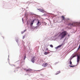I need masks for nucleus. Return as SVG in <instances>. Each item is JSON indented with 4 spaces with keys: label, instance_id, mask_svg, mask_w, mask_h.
Segmentation results:
<instances>
[{
    "label": "nucleus",
    "instance_id": "f257e3e1",
    "mask_svg": "<svg viewBox=\"0 0 80 80\" xmlns=\"http://www.w3.org/2000/svg\"><path fill=\"white\" fill-rule=\"evenodd\" d=\"M77 62L78 63L80 61V54H79V53H78V51L75 52L72 55V56H71V59H72L73 58H74V57H77Z\"/></svg>",
    "mask_w": 80,
    "mask_h": 80
},
{
    "label": "nucleus",
    "instance_id": "f03ea898",
    "mask_svg": "<svg viewBox=\"0 0 80 80\" xmlns=\"http://www.w3.org/2000/svg\"><path fill=\"white\" fill-rule=\"evenodd\" d=\"M67 35V32L66 31H64L60 33V36H61V38H63L65 37V36Z\"/></svg>",
    "mask_w": 80,
    "mask_h": 80
},
{
    "label": "nucleus",
    "instance_id": "7ed1b4c3",
    "mask_svg": "<svg viewBox=\"0 0 80 80\" xmlns=\"http://www.w3.org/2000/svg\"><path fill=\"white\" fill-rule=\"evenodd\" d=\"M76 25H77V24L75 23H73L71 24V23H69L68 24V27H69L70 28H71L72 27H75L76 26Z\"/></svg>",
    "mask_w": 80,
    "mask_h": 80
},
{
    "label": "nucleus",
    "instance_id": "20e7f679",
    "mask_svg": "<svg viewBox=\"0 0 80 80\" xmlns=\"http://www.w3.org/2000/svg\"><path fill=\"white\" fill-rule=\"evenodd\" d=\"M37 10H39L40 12H42V13H44V12H45V10L44 9H37Z\"/></svg>",
    "mask_w": 80,
    "mask_h": 80
},
{
    "label": "nucleus",
    "instance_id": "39448f33",
    "mask_svg": "<svg viewBox=\"0 0 80 80\" xmlns=\"http://www.w3.org/2000/svg\"><path fill=\"white\" fill-rule=\"evenodd\" d=\"M35 57H33L31 59V61L33 63H34L35 62Z\"/></svg>",
    "mask_w": 80,
    "mask_h": 80
},
{
    "label": "nucleus",
    "instance_id": "423d86ee",
    "mask_svg": "<svg viewBox=\"0 0 80 80\" xmlns=\"http://www.w3.org/2000/svg\"><path fill=\"white\" fill-rule=\"evenodd\" d=\"M47 65H48V64L47 63H45L42 64V66L44 67H46L47 66Z\"/></svg>",
    "mask_w": 80,
    "mask_h": 80
},
{
    "label": "nucleus",
    "instance_id": "0eeeda50",
    "mask_svg": "<svg viewBox=\"0 0 80 80\" xmlns=\"http://www.w3.org/2000/svg\"><path fill=\"white\" fill-rule=\"evenodd\" d=\"M62 45H63V44H62L61 45H60L57 47H56V49H57L58 48H61L62 47Z\"/></svg>",
    "mask_w": 80,
    "mask_h": 80
},
{
    "label": "nucleus",
    "instance_id": "6e6552de",
    "mask_svg": "<svg viewBox=\"0 0 80 80\" xmlns=\"http://www.w3.org/2000/svg\"><path fill=\"white\" fill-rule=\"evenodd\" d=\"M34 20H33L32 22H31L30 26H31V27L32 26V25H33V23H34Z\"/></svg>",
    "mask_w": 80,
    "mask_h": 80
},
{
    "label": "nucleus",
    "instance_id": "1a4fd4ad",
    "mask_svg": "<svg viewBox=\"0 0 80 80\" xmlns=\"http://www.w3.org/2000/svg\"><path fill=\"white\" fill-rule=\"evenodd\" d=\"M72 59V57H71V59H69V61H70V65H72V61H71V60Z\"/></svg>",
    "mask_w": 80,
    "mask_h": 80
},
{
    "label": "nucleus",
    "instance_id": "9d476101",
    "mask_svg": "<svg viewBox=\"0 0 80 80\" xmlns=\"http://www.w3.org/2000/svg\"><path fill=\"white\" fill-rule=\"evenodd\" d=\"M31 70H31L30 69L26 70V71L27 72H30V71H31Z\"/></svg>",
    "mask_w": 80,
    "mask_h": 80
},
{
    "label": "nucleus",
    "instance_id": "9b49d317",
    "mask_svg": "<svg viewBox=\"0 0 80 80\" xmlns=\"http://www.w3.org/2000/svg\"><path fill=\"white\" fill-rule=\"evenodd\" d=\"M62 19V20H65V17L63 16H62L61 17Z\"/></svg>",
    "mask_w": 80,
    "mask_h": 80
},
{
    "label": "nucleus",
    "instance_id": "f8f14e48",
    "mask_svg": "<svg viewBox=\"0 0 80 80\" xmlns=\"http://www.w3.org/2000/svg\"><path fill=\"white\" fill-rule=\"evenodd\" d=\"M48 53H49V52H45L44 53V54L45 55H47V54H48Z\"/></svg>",
    "mask_w": 80,
    "mask_h": 80
},
{
    "label": "nucleus",
    "instance_id": "ddd939ff",
    "mask_svg": "<svg viewBox=\"0 0 80 80\" xmlns=\"http://www.w3.org/2000/svg\"><path fill=\"white\" fill-rule=\"evenodd\" d=\"M39 24H40V22H39V21H38L37 23V25H39Z\"/></svg>",
    "mask_w": 80,
    "mask_h": 80
},
{
    "label": "nucleus",
    "instance_id": "4468645a",
    "mask_svg": "<svg viewBox=\"0 0 80 80\" xmlns=\"http://www.w3.org/2000/svg\"><path fill=\"white\" fill-rule=\"evenodd\" d=\"M50 47H52V48H53V45H52V44L50 45Z\"/></svg>",
    "mask_w": 80,
    "mask_h": 80
},
{
    "label": "nucleus",
    "instance_id": "2eb2a0df",
    "mask_svg": "<svg viewBox=\"0 0 80 80\" xmlns=\"http://www.w3.org/2000/svg\"><path fill=\"white\" fill-rule=\"evenodd\" d=\"M69 67H75V66H69Z\"/></svg>",
    "mask_w": 80,
    "mask_h": 80
},
{
    "label": "nucleus",
    "instance_id": "dca6fc26",
    "mask_svg": "<svg viewBox=\"0 0 80 80\" xmlns=\"http://www.w3.org/2000/svg\"><path fill=\"white\" fill-rule=\"evenodd\" d=\"M26 30H24V32H22V34H23V33L24 32H25V31H26Z\"/></svg>",
    "mask_w": 80,
    "mask_h": 80
},
{
    "label": "nucleus",
    "instance_id": "f3484780",
    "mask_svg": "<svg viewBox=\"0 0 80 80\" xmlns=\"http://www.w3.org/2000/svg\"><path fill=\"white\" fill-rule=\"evenodd\" d=\"M25 58H26V56H24V60H25Z\"/></svg>",
    "mask_w": 80,
    "mask_h": 80
},
{
    "label": "nucleus",
    "instance_id": "a211bd4d",
    "mask_svg": "<svg viewBox=\"0 0 80 80\" xmlns=\"http://www.w3.org/2000/svg\"><path fill=\"white\" fill-rule=\"evenodd\" d=\"M80 47H79V48L78 49V50H79V49H80Z\"/></svg>",
    "mask_w": 80,
    "mask_h": 80
},
{
    "label": "nucleus",
    "instance_id": "6ab92c4d",
    "mask_svg": "<svg viewBox=\"0 0 80 80\" xmlns=\"http://www.w3.org/2000/svg\"><path fill=\"white\" fill-rule=\"evenodd\" d=\"M25 38V36H23V38Z\"/></svg>",
    "mask_w": 80,
    "mask_h": 80
},
{
    "label": "nucleus",
    "instance_id": "aec40b11",
    "mask_svg": "<svg viewBox=\"0 0 80 80\" xmlns=\"http://www.w3.org/2000/svg\"><path fill=\"white\" fill-rule=\"evenodd\" d=\"M38 72H40V70H38Z\"/></svg>",
    "mask_w": 80,
    "mask_h": 80
},
{
    "label": "nucleus",
    "instance_id": "412c9836",
    "mask_svg": "<svg viewBox=\"0 0 80 80\" xmlns=\"http://www.w3.org/2000/svg\"><path fill=\"white\" fill-rule=\"evenodd\" d=\"M57 74H58H58H56V75H57Z\"/></svg>",
    "mask_w": 80,
    "mask_h": 80
},
{
    "label": "nucleus",
    "instance_id": "4be33fe9",
    "mask_svg": "<svg viewBox=\"0 0 80 80\" xmlns=\"http://www.w3.org/2000/svg\"><path fill=\"white\" fill-rule=\"evenodd\" d=\"M47 50H48V48H47Z\"/></svg>",
    "mask_w": 80,
    "mask_h": 80
},
{
    "label": "nucleus",
    "instance_id": "5701e85b",
    "mask_svg": "<svg viewBox=\"0 0 80 80\" xmlns=\"http://www.w3.org/2000/svg\"><path fill=\"white\" fill-rule=\"evenodd\" d=\"M73 50V49H72V50Z\"/></svg>",
    "mask_w": 80,
    "mask_h": 80
},
{
    "label": "nucleus",
    "instance_id": "b1692460",
    "mask_svg": "<svg viewBox=\"0 0 80 80\" xmlns=\"http://www.w3.org/2000/svg\"><path fill=\"white\" fill-rule=\"evenodd\" d=\"M73 50V49H72V50Z\"/></svg>",
    "mask_w": 80,
    "mask_h": 80
}]
</instances>
